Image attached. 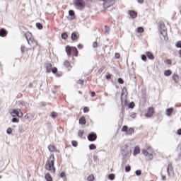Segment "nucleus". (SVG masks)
Here are the masks:
<instances>
[{"label": "nucleus", "instance_id": "nucleus-1", "mask_svg": "<svg viewBox=\"0 0 181 181\" xmlns=\"http://www.w3.org/2000/svg\"><path fill=\"white\" fill-rule=\"evenodd\" d=\"M54 154H51L45 163L46 170H49L51 173H56V167H54Z\"/></svg>", "mask_w": 181, "mask_h": 181}, {"label": "nucleus", "instance_id": "nucleus-2", "mask_svg": "<svg viewBox=\"0 0 181 181\" xmlns=\"http://www.w3.org/2000/svg\"><path fill=\"white\" fill-rule=\"evenodd\" d=\"M141 153L146 156L147 160H152L153 159V148L151 146H146V148L141 151Z\"/></svg>", "mask_w": 181, "mask_h": 181}, {"label": "nucleus", "instance_id": "nucleus-3", "mask_svg": "<svg viewBox=\"0 0 181 181\" xmlns=\"http://www.w3.org/2000/svg\"><path fill=\"white\" fill-rule=\"evenodd\" d=\"M65 52L67 54V56H73L77 57L78 56V50L76 47H71L70 45H67L65 47Z\"/></svg>", "mask_w": 181, "mask_h": 181}, {"label": "nucleus", "instance_id": "nucleus-4", "mask_svg": "<svg viewBox=\"0 0 181 181\" xmlns=\"http://www.w3.org/2000/svg\"><path fill=\"white\" fill-rule=\"evenodd\" d=\"M128 144H124L122 146L121 153L122 156H129L131 155V150H129Z\"/></svg>", "mask_w": 181, "mask_h": 181}, {"label": "nucleus", "instance_id": "nucleus-5", "mask_svg": "<svg viewBox=\"0 0 181 181\" xmlns=\"http://www.w3.org/2000/svg\"><path fill=\"white\" fill-rule=\"evenodd\" d=\"M45 69L47 73H53V74H56L57 73V68L53 67V65L51 63H47Z\"/></svg>", "mask_w": 181, "mask_h": 181}, {"label": "nucleus", "instance_id": "nucleus-6", "mask_svg": "<svg viewBox=\"0 0 181 181\" xmlns=\"http://www.w3.org/2000/svg\"><path fill=\"white\" fill-rule=\"evenodd\" d=\"M74 5L77 9H84L86 3L84 2V0H74Z\"/></svg>", "mask_w": 181, "mask_h": 181}, {"label": "nucleus", "instance_id": "nucleus-7", "mask_svg": "<svg viewBox=\"0 0 181 181\" xmlns=\"http://www.w3.org/2000/svg\"><path fill=\"white\" fill-rule=\"evenodd\" d=\"M11 117H18V118H22L23 117V112H22V110L21 109H13L11 112Z\"/></svg>", "mask_w": 181, "mask_h": 181}, {"label": "nucleus", "instance_id": "nucleus-8", "mask_svg": "<svg viewBox=\"0 0 181 181\" xmlns=\"http://www.w3.org/2000/svg\"><path fill=\"white\" fill-rule=\"evenodd\" d=\"M153 114H155V108L150 107L147 109V112L145 114V117L146 118H152Z\"/></svg>", "mask_w": 181, "mask_h": 181}, {"label": "nucleus", "instance_id": "nucleus-9", "mask_svg": "<svg viewBox=\"0 0 181 181\" xmlns=\"http://www.w3.org/2000/svg\"><path fill=\"white\" fill-rule=\"evenodd\" d=\"M122 131L123 132H126V135H132V134L135 132V130L134 129V128L131 127L128 129L127 126H123L122 128Z\"/></svg>", "mask_w": 181, "mask_h": 181}, {"label": "nucleus", "instance_id": "nucleus-10", "mask_svg": "<svg viewBox=\"0 0 181 181\" xmlns=\"http://www.w3.org/2000/svg\"><path fill=\"white\" fill-rule=\"evenodd\" d=\"M28 45H30L31 48L28 49V50H32V49L33 50H35V49H36V47H37V45L39 44L37 43V41H36L35 39H33L32 40H30L28 42Z\"/></svg>", "mask_w": 181, "mask_h": 181}, {"label": "nucleus", "instance_id": "nucleus-11", "mask_svg": "<svg viewBox=\"0 0 181 181\" xmlns=\"http://www.w3.org/2000/svg\"><path fill=\"white\" fill-rule=\"evenodd\" d=\"M88 139L90 142H94V141H95V139H97V134H95L94 132H91L90 134H88Z\"/></svg>", "mask_w": 181, "mask_h": 181}, {"label": "nucleus", "instance_id": "nucleus-12", "mask_svg": "<svg viewBox=\"0 0 181 181\" xmlns=\"http://www.w3.org/2000/svg\"><path fill=\"white\" fill-rule=\"evenodd\" d=\"M78 37H80V34L78 32H73L71 35V40H78Z\"/></svg>", "mask_w": 181, "mask_h": 181}, {"label": "nucleus", "instance_id": "nucleus-13", "mask_svg": "<svg viewBox=\"0 0 181 181\" xmlns=\"http://www.w3.org/2000/svg\"><path fill=\"white\" fill-rule=\"evenodd\" d=\"M25 36L28 43L29 42L30 40H33L34 39L33 36L32 35V33L30 32L25 33Z\"/></svg>", "mask_w": 181, "mask_h": 181}, {"label": "nucleus", "instance_id": "nucleus-14", "mask_svg": "<svg viewBox=\"0 0 181 181\" xmlns=\"http://www.w3.org/2000/svg\"><path fill=\"white\" fill-rule=\"evenodd\" d=\"M122 100V114H124V112H125V109L124 108V107H128L129 103H128V100H125L124 102L122 100V98H121Z\"/></svg>", "mask_w": 181, "mask_h": 181}, {"label": "nucleus", "instance_id": "nucleus-15", "mask_svg": "<svg viewBox=\"0 0 181 181\" xmlns=\"http://www.w3.org/2000/svg\"><path fill=\"white\" fill-rule=\"evenodd\" d=\"M8 35V30H6L5 28L0 29V37H6Z\"/></svg>", "mask_w": 181, "mask_h": 181}, {"label": "nucleus", "instance_id": "nucleus-16", "mask_svg": "<svg viewBox=\"0 0 181 181\" xmlns=\"http://www.w3.org/2000/svg\"><path fill=\"white\" fill-rule=\"evenodd\" d=\"M172 78L173 80V81L176 83H179V81H180V78L179 77V75H177V74H173Z\"/></svg>", "mask_w": 181, "mask_h": 181}, {"label": "nucleus", "instance_id": "nucleus-17", "mask_svg": "<svg viewBox=\"0 0 181 181\" xmlns=\"http://www.w3.org/2000/svg\"><path fill=\"white\" fill-rule=\"evenodd\" d=\"M48 149L49 151V152H59V151H57V148L52 144H49L48 146Z\"/></svg>", "mask_w": 181, "mask_h": 181}, {"label": "nucleus", "instance_id": "nucleus-18", "mask_svg": "<svg viewBox=\"0 0 181 181\" xmlns=\"http://www.w3.org/2000/svg\"><path fill=\"white\" fill-rule=\"evenodd\" d=\"M174 109L173 107H170L165 110V115L168 117L172 116V114H173Z\"/></svg>", "mask_w": 181, "mask_h": 181}, {"label": "nucleus", "instance_id": "nucleus-19", "mask_svg": "<svg viewBox=\"0 0 181 181\" xmlns=\"http://www.w3.org/2000/svg\"><path fill=\"white\" fill-rule=\"evenodd\" d=\"M139 153H141V148H139V146H136V147H134L133 155L134 156H136V155H138Z\"/></svg>", "mask_w": 181, "mask_h": 181}, {"label": "nucleus", "instance_id": "nucleus-20", "mask_svg": "<svg viewBox=\"0 0 181 181\" xmlns=\"http://www.w3.org/2000/svg\"><path fill=\"white\" fill-rule=\"evenodd\" d=\"M129 15L133 19H135L138 16V13L135 12L134 11H129Z\"/></svg>", "mask_w": 181, "mask_h": 181}, {"label": "nucleus", "instance_id": "nucleus-21", "mask_svg": "<svg viewBox=\"0 0 181 181\" xmlns=\"http://www.w3.org/2000/svg\"><path fill=\"white\" fill-rule=\"evenodd\" d=\"M79 124L81 125H86V124H87V121L86 120V117L84 116H82L80 119H79Z\"/></svg>", "mask_w": 181, "mask_h": 181}, {"label": "nucleus", "instance_id": "nucleus-22", "mask_svg": "<svg viewBox=\"0 0 181 181\" xmlns=\"http://www.w3.org/2000/svg\"><path fill=\"white\" fill-rule=\"evenodd\" d=\"M127 97V95H128V90H127L126 87H123L122 90V97L121 98H122V97Z\"/></svg>", "mask_w": 181, "mask_h": 181}, {"label": "nucleus", "instance_id": "nucleus-23", "mask_svg": "<svg viewBox=\"0 0 181 181\" xmlns=\"http://www.w3.org/2000/svg\"><path fill=\"white\" fill-rule=\"evenodd\" d=\"M146 56H147L148 59H150V60H153L155 59V57H153V54L151 52H146Z\"/></svg>", "mask_w": 181, "mask_h": 181}, {"label": "nucleus", "instance_id": "nucleus-24", "mask_svg": "<svg viewBox=\"0 0 181 181\" xmlns=\"http://www.w3.org/2000/svg\"><path fill=\"white\" fill-rule=\"evenodd\" d=\"M64 67H66V69H71V64L70 63V62L69 61H65L64 63Z\"/></svg>", "mask_w": 181, "mask_h": 181}, {"label": "nucleus", "instance_id": "nucleus-25", "mask_svg": "<svg viewBox=\"0 0 181 181\" xmlns=\"http://www.w3.org/2000/svg\"><path fill=\"white\" fill-rule=\"evenodd\" d=\"M45 179L47 181H53V178L52 177V175H50V173H47L45 176Z\"/></svg>", "mask_w": 181, "mask_h": 181}, {"label": "nucleus", "instance_id": "nucleus-26", "mask_svg": "<svg viewBox=\"0 0 181 181\" xmlns=\"http://www.w3.org/2000/svg\"><path fill=\"white\" fill-rule=\"evenodd\" d=\"M164 76L166 77H169V76H172V71L170 69L165 70L164 71Z\"/></svg>", "mask_w": 181, "mask_h": 181}, {"label": "nucleus", "instance_id": "nucleus-27", "mask_svg": "<svg viewBox=\"0 0 181 181\" xmlns=\"http://www.w3.org/2000/svg\"><path fill=\"white\" fill-rule=\"evenodd\" d=\"M136 30L137 33H144L145 32V30L142 27H139Z\"/></svg>", "mask_w": 181, "mask_h": 181}, {"label": "nucleus", "instance_id": "nucleus-28", "mask_svg": "<svg viewBox=\"0 0 181 181\" xmlns=\"http://www.w3.org/2000/svg\"><path fill=\"white\" fill-rule=\"evenodd\" d=\"M105 35H108L110 33V27L105 25L104 28Z\"/></svg>", "mask_w": 181, "mask_h": 181}, {"label": "nucleus", "instance_id": "nucleus-29", "mask_svg": "<svg viewBox=\"0 0 181 181\" xmlns=\"http://www.w3.org/2000/svg\"><path fill=\"white\" fill-rule=\"evenodd\" d=\"M94 179H95L94 175L93 174L89 175L88 177H87L88 181H93Z\"/></svg>", "mask_w": 181, "mask_h": 181}, {"label": "nucleus", "instance_id": "nucleus-30", "mask_svg": "<svg viewBox=\"0 0 181 181\" xmlns=\"http://www.w3.org/2000/svg\"><path fill=\"white\" fill-rule=\"evenodd\" d=\"M69 13L70 16H72V19H74L76 18V16L74 14V11L70 10L69 11Z\"/></svg>", "mask_w": 181, "mask_h": 181}, {"label": "nucleus", "instance_id": "nucleus-31", "mask_svg": "<svg viewBox=\"0 0 181 181\" xmlns=\"http://www.w3.org/2000/svg\"><path fill=\"white\" fill-rule=\"evenodd\" d=\"M76 84H79L80 86H83L84 85V80L83 79H79L76 81Z\"/></svg>", "mask_w": 181, "mask_h": 181}, {"label": "nucleus", "instance_id": "nucleus-32", "mask_svg": "<svg viewBox=\"0 0 181 181\" xmlns=\"http://www.w3.org/2000/svg\"><path fill=\"white\" fill-rule=\"evenodd\" d=\"M108 179H110V180H114V179H115V174H110L108 176Z\"/></svg>", "mask_w": 181, "mask_h": 181}, {"label": "nucleus", "instance_id": "nucleus-33", "mask_svg": "<svg viewBox=\"0 0 181 181\" xmlns=\"http://www.w3.org/2000/svg\"><path fill=\"white\" fill-rule=\"evenodd\" d=\"M61 36H62V39H64V40H66V39H67L69 35H67V33H64L62 34Z\"/></svg>", "mask_w": 181, "mask_h": 181}, {"label": "nucleus", "instance_id": "nucleus-34", "mask_svg": "<svg viewBox=\"0 0 181 181\" xmlns=\"http://www.w3.org/2000/svg\"><path fill=\"white\" fill-rule=\"evenodd\" d=\"M60 176L64 179V181L67 180V178L66 177V173L64 172L61 173Z\"/></svg>", "mask_w": 181, "mask_h": 181}, {"label": "nucleus", "instance_id": "nucleus-35", "mask_svg": "<svg viewBox=\"0 0 181 181\" xmlns=\"http://www.w3.org/2000/svg\"><path fill=\"white\" fill-rule=\"evenodd\" d=\"M89 148L90 149V151H93V150H94V149H97V146H95V144H90V145L89 146Z\"/></svg>", "mask_w": 181, "mask_h": 181}, {"label": "nucleus", "instance_id": "nucleus-36", "mask_svg": "<svg viewBox=\"0 0 181 181\" xmlns=\"http://www.w3.org/2000/svg\"><path fill=\"white\" fill-rule=\"evenodd\" d=\"M134 107H135V103L132 102V103H129L128 108H134Z\"/></svg>", "mask_w": 181, "mask_h": 181}, {"label": "nucleus", "instance_id": "nucleus-37", "mask_svg": "<svg viewBox=\"0 0 181 181\" xmlns=\"http://www.w3.org/2000/svg\"><path fill=\"white\" fill-rule=\"evenodd\" d=\"M51 117H52V118H57V112H52L51 113Z\"/></svg>", "mask_w": 181, "mask_h": 181}, {"label": "nucleus", "instance_id": "nucleus-38", "mask_svg": "<svg viewBox=\"0 0 181 181\" xmlns=\"http://www.w3.org/2000/svg\"><path fill=\"white\" fill-rule=\"evenodd\" d=\"M78 136H80L81 138V136H83V135H84V131L83 130H79L78 132Z\"/></svg>", "mask_w": 181, "mask_h": 181}, {"label": "nucleus", "instance_id": "nucleus-39", "mask_svg": "<svg viewBox=\"0 0 181 181\" xmlns=\"http://www.w3.org/2000/svg\"><path fill=\"white\" fill-rule=\"evenodd\" d=\"M130 171H131V165H127L125 167V172H130Z\"/></svg>", "mask_w": 181, "mask_h": 181}, {"label": "nucleus", "instance_id": "nucleus-40", "mask_svg": "<svg viewBox=\"0 0 181 181\" xmlns=\"http://www.w3.org/2000/svg\"><path fill=\"white\" fill-rule=\"evenodd\" d=\"M36 26L38 28V29H43V25H42L40 23H37Z\"/></svg>", "mask_w": 181, "mask_h": 181}, {"label": "nucleus", "instance_id": "nucleus-41", "mask_svg": "<svg viewBox=\"0 0 181 181\" xmlns=\"http://www.w3.org/2000/svg\"><path fill=\"white\" fill-rule=\"evenodd\" d=\"M111 77H112V75L111 74H110V73H107L106 76H105L107 80L111 79Z\"/></svg>", "mask_w": 181, "mask_h": 181}, {"label": "nucleus", "instance_id": "nucleus-42", "mask_svg": "<svg viewBox=\"0 0 181 181\" xmlns=\"http://www.w3.org/2000/svg\"><path fill=\"white\" fill-rule=\"evenodd\" d=\"M89 111H90V107H83V112L86 113V112H88Z\"/></svg>", "mask_w": 181, "mask_h": 181}, {"label": "nucleus", "instance_id": "nucleus-43", "mask_svg": "<svg viewBox=\"0 0 181 181\" xmlns=\"http://www.w3.org/2000/svg\"><path fill=\"white\" fill-rule=\"evenodd\" d=\"M176 47L180 48L181 49V41H178L175 44Z\"/></svg>", "mask_w": 181, "mask_h": 181}, {"label": "nucleus", "instance_id": "nucleus-44", "mask_svg": "<svg viewBox=\"0 0 181 181\" xmlns=\"http://www.w3.org/2000/svg\"><path fill=\"white\" fill-rule=\"evenodd\" d=\"M7 134H8V135H11V134H12V128L8 127L6 130Z\"/></svg>", "mask_w": 181, "mask_h": 181}, {"label": "nucleus", "instance_id": "nucleus-45", "mask_svg": "<svg viewBox=\"0 0 181 181\" xmlns=\"http://www.w3.org/2000/svg\"><path fill=\"white\" fill-rule=\"evenodd\" d=\"M30 116H31L30 113H27V114L24 116V118H25V119H29V118H30Z\"/></svg>", "mask_w": 181, "mask_h": 181}, {"label": "nucleus", "instance_id": "nucleus-46", "mask_svg": "<svg viewBox=\"0 0 181 181\" xmlns=\"http://www.w3.org/2000/svg\"><path fill=\"white\" fill-rule=\"evenodd\" d=\"M135 173H136V176H141V174L142 173H141V170H136Z\"/></svg>", "mask_w": 181, "mask_h": 181}, {"label": "nucleus", "instance_id": "nucleus-47", "mask_svg": "<svg viewBox=\"0 0 181 181\" xmlns=\"http://www.w3.org/2000/svg\"><path fill=\"white\" fill-rule=\"evenodd\" d=\"M71 144L73 145V146H77V145H78V143H77V141H71Z\"/></svg>", "mask_w": 181, "mask_h": 181}, {"label": "nucleus", "instance_id": "nucleus-48", "mask_svg": "<svg viewBox=\"0 0 181 181\" xmlns=\"http://www.w3.org/2000/svg\"><path fill=\"white\" fill-rule=\"evenodd\" d=\"M115 59H119V57H121V54L118 52H116L115 54Z\"/></svg>", "mask_w": 181, "mask_h": 181}, {"label": "nucleus", "instance_id": "nucleus-49", "mask_svg": "<svg viewBox=\"0 0 181 181\" xmlns=\"http://www.w3.org/2000/svg\"><path fill=\"white\" fill-rule=\"evenodd\" d=\"M93 47H94L95 49L98 47V43L97 42H94L93 44Z\"/></svg>", "mask_w": 181, "mask_h": 181}, {"label": "nucleus", "instance_id": "nucleus-50", "mask_svg": "<svg viewBox=\"0 0 181 181\" xmlns=\"http://www.w3.org/2000/svg\"><path fill=\"white\" fill-rule=\"evenodd\" d=\"M118 83L119 84H124V79L121 78H118Z\"/></svg>", "mask_w": 181, "mask_h": 181}, {"label": "nucleus", "instance_id": "nucleus-51", "mask_svg": "<svg viewBox=\"0 0 181 181\" xmlns=\"http://www.w3.org/2000/svg\"><path fill=\"white\" fill-rule=\"evenodd\" d=\"M12 122H19V119L16 118V117H14L12 119Z\"/></svg>", "mask_w": 181, "mask_h": 181}, {"label": "nucleus", "instance_id": "nucleus-52", "mask_svg": "<svg viewBox=\"0 0 181 181\" xmlns=\"http://www.w3.org/2000/svg\"><path fill=\"white\" fill-rule=\"evenodd\" d=\"M141 60H143L144 62H146V55H141Z\"/></svg>", "mask_w": 181, "mask_h": 181}, {"label": "nucleus", "instance_id": "nucleus-53", "mask_svg": "<svg viewBox=\"0 0 181 181\" xmlns=\"http://www.w3.org/2000/svg\"><path fill=\"white\" fill-rule=\"evenodd\" d=\"M165 63H166V64H172V60L167 59L165 61Z\"/></svg>", "mask_w": 181, "mask_h": 181}, {"label": "nucleus", "instance_id": "nucleus-54", "mask_svg": "<svg viewBox=\"0 0 181 181\" xmlns=\"http://www.w3.org/2000/svg\"><path fill=\"white\" fill-rule=\"evenodd\" d=\"M170 171H172V167H170V166L169 165V166L168 167V169H167V172H168V175H170Z\"/></svg>", "mask_w": 181, "mask_h": 181}, {"label": "nucleus", "instance_id": "nucleus-55", "mask_svg": "<svg viewBox=\"0 0 181 181\" xmlns=\"http://www.w3.org/2000/svg\"><path fill=\"white\" fill-rule=\"evenodd\" d=\"M90 97H95V92H90Z\"/></svg>", "mask_w": 181, "mask_h": 181}, {"label": "nucleus", "instance_id": "nucleus-56", "mask_svg": "<svg viewBox=\"0 0 181 181\" xmlns=\"http://www.w3.org/2000/svg\"><path fill=\"white\" fill-rule=\"evenodd\" d=\"M77 47H78V49H83V46L82 44H78Z\"/></svg>", "mask_w": 181, "mask_h": 181}, {"label": "nucleus", "instance_id": "nucleus-57", "mask_svg": "<svg viewBox=\"0 0 181 181\" xmlns=\"http://www.w3.org/2000/svg\"><path fill=\"white\" fill-rule=\"evenodd\" d=\"M93 160H94L95 161L98 160V156H93Z\"/></svg>", "mask_w": 181, "mask_h": 181}, {"label": "nucleus", "instance_id": "nucleus-58", "mask_svg": "<svg viewBox=\"0 0 181 181\" xmlns=\"http://www.w3.org/2000/svg\"><path fill=\"white\" fill-rule=\"evenodd\" d=\"M177 135H181V129H179L177 131Z\"/></svg>", "mask_w": 181, "mask_h": 181}, {"label": "nucleus", "instance_id": "nucleus-59", "mask_svg": "<svg viewBox=\"0 0 181 181\" xmlns=\"http://www.w3.org/2000/svg\"><path fill=\"white\" fill-rule=\"evenodd\" d=\"M25 49H26L25 47H21L22 53H25Z\"/></svg>", "mask_w": 181, "mask_h": 181}, {"label": "nucleus", "instance_id": "nucleus-60", "mask_svg": "<svg viewBox=\"0 0 181 181\" xmlns=\"http://www.w3.org/2000/svg\"><path fill=\"white\" fill-rule=\"evenodd\" d=\"M62 76H63V74H62V73H57V77H62Z\"/></svg>", "mask_w": 181, "mask_h": 181}, {"label": "nucleus", "instance_id": "nucleus-61", "mask_svg": "<svg viewBox=\"0 0 181 181\" xmlns=\"http://www.w3.org/2000/svg\"><path fill=\"white\" fill-rule=\"evenodd\" d=\"M137 2L139 4H144V0H138Z\"/></svg>", "mask_w": 181, "mask_h": 181}, {"label": "nucleus", "instance_id": "nucleus-62", "mask_svg": "<svg viewBox=\"0 0 181 181\" xmlns=\"http://www.w3.org/2000/svg\"><path fill=\"white\" fill-rule=\"evenodd\" d=\"M178 150L180 151V155H181V144H179Z\"/></svg>", "mask_w": 181, "mask_h": 181}, {"label": "nucleus", "instance_id": "nucleus-63", "mask_svg": "<svg viewBox=\"0 0 181 181\" xmlns=\"http://www.w3.org/2000/svg\"><path fill=\"white\" fill-rule=\"evenodd\" d=\"M162 180H166V176L162 175Z\"/></svg>", "mask_w": 181, "mask_h": 181}]
</instances>
